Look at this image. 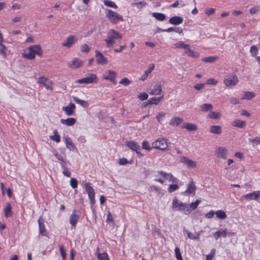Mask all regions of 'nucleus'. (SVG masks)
<instances>
[{"mask_svg": "<svg viewBox=\"0 0 260 260\" xmlns=\"http://www.w3.org/2000/svg\"><path fill=\"white\" fill-rule=\"evenodd\" d=\"M161 90V84L160 83H157L152 89H150L148 93L151 95H159L160 94Z\"/></svg>", "mask_w": 260, "mask_h": 260, "instance_id": "2eb2a0df", "label": "nucleus"}, {"mask_svg": "<svg viewBox=\"0 0 260 260\" xmlns=\"http://www.w3.org/2000/svg\"><path fill=\"white\" fill-rule=\"evenodd\" d=\"M182 128H185L188 131H195L198 129L196 124L192 123L184 122L183 124L181 126Z\"/></svg>", "mask_w": 260, "mask_h": 260, "instance_id": "5701e85b", "label": "nucleus"}, {"mask_svg": "<svg viewBox=\"0 0 260 260\" xmlns=\"http://www.w3.org/2000/svg\"><path fill=\"white\" fill-rule=\"evenodd\" d=\"M166 178L173 183L177 182L178 180L171 173H168Z\"/></svg>", "mask_w": 260, "mask_h": 260, "instance_id": "603ef678", "label": "nucleus"}, {"mask_svg": "<svg viewBox=\"0 0 260 260\" xmlns=\"http://www.w3.org/2000/svg\"><path fill=\"white\" fill-rule=\"evenodd\" d=\"M164 98V95H162L159 98H150L149 100H148L146 103L147 104H151V105H157L159 102H160L162 99Z\"/></svg>", "mask_w": 260, "mask_h": 260, "instance_id": "7c9ffc66", "label": "nucleus"}, {"mask_svg": "<svg viewBox=\"0 0 260 260\" xmlns=\"http://www.w3.org/2000/svg\"><path fill=\"white\" fill-rule=\"evenodd\" d=\"M38 83L43 84L47 89L52 90V82L48 79L44 77H41L39 79Z\"/></svg>", "mask_w": 260, "mask_h": 260, "instance_id": "1a4fd4ad", "label": "nucleus"}, {"mask_svg": "<svg viewBox=\"0 0 260 260\" xmlns=\"http://www.w3.org/2000/svg\"><path fill=\"white\" fill-rule=\"evenodd\" d=\"M246 123L245 121H242L239 119L235 120L233 123L232 125L240 128H244L246 126Z\"/></svg>", "mask_w": 260, "mask_h": 260, "instance_id": "cd10ccee", "label": "nucleus"}, {"mask_svg": "<svg viewBox=\"0 0 260 260\" xmlns=\"http://www.w3.org/2000/svg\"><path fill=\"white\" fill-rule=\"evenodd\" d=\"M75 108V105L71 102L67 106L63 107L62 109L67 115L71 116L73 115Z\"/></svg>", "mask_w": 260, "mask_h": 260, "instance_id": "9d476101", "label": "nucleus"}, {"mask_svg": "<svg viewBox=\"0 0 260 260\" xmlns=\"http://www.w3.org/2000/svg\"><path fill=\"white\" fill-rule=\"evenodd\" d=\"M83 64V61L78 58H74V60L68 63V67L70 68L75 69L80 68Z\"/></svg>", "mask_w": 260, "mask_h": 260, "instance_id": "4468645a", "label": "nucleus"}, {"mask_svg": "<svg viewBox=\"0 0 260 260\" xmlns=\"http://www.w3.org/2000/svg\"><path fill=\"white\" fill-rule=\"evenodd\" d=\"M179 188V186L177 184H170L168 188V191L172 193Z\"/></svg>", "mask_w": 260, "mask_h": 260, "instance_id": "de8ad7c7", "label": "nucleus"}, {"mask_svg": "<svg viewBox=\"0 0 260 260\" xmlns=\"http://www.w3.org/2000/svg\"><path fill=\"white\" fill-rule=\"evenodd\" d=\"M259 197L260 191H257L242 196V198L246 200L257 201Z\"/></svg>", "mask_w": 260, "mask_h": 260, "instance_id": "9b49d317", "label": "nucleus"}, {"mask_svg": "<svg viewBox=\"0 0 260 260\" xmlns=\"http://www.w3.org/2000/svg\"><path fill=\"white\" fill-rule=\"evenodd\" d=\"M97 258L99 260H110L108 255L106 252L98 253Z\"/></svg>", "mask_w": 260, "mask_h": 260, "instance_id": "37998d69", "label": "nucleus"}, {"mask_svg": "<svg viewBox=\"0 0 260 260\" xmlns=\"http://www.w3.org/2000/svg\"><path fill=\"white\" fill-rule=\"evenodd\" d=\"M216 217L220 219H223L226 218L225 212L222 210H218L215 212Z\"/></svg>", "mask_w": 260, "mask_h": 260, "instance_id": "58836bf2", "label": "nucleus"}, {"mask_svg": "<svg viewBox=\"0 0 260 260\" xmlns=\"http://www.w3.org/2000/svg\"><path fill=\"white\" fill-rule=\"evenodd\" d=\"M30 51L32 52V54H34V55L35 56L36 55H38L39 56H41L42 55V50L41 48L40 45H32L30 47H29Z\"/></svg>", "mask_w": 260, "mask_h": 260, "instance_id": "4be33fe9", "label": "nucleus"}, {"mask_svg": "<svg viewBox=\"0 0 260 260\" xmlns=\"http://www.w3.org/2000/svg\"><path fill=\"white\" fill-rule=\"evenodd\" d=\"M119 83L124 86H127L131 83V81L127 78H124L120 81Z\"/></svg>", "mask_w": 260, "mask_h": 260, "instance_id": "bf43d9fd", "label": "nucleus"}, {"mask_svg": "<svg viewBox=\"0 0 260 260\" xmlns=\"http://www.w3.org/2000/svg\"><path fill=\"white\" fill-rule=\"evenodd\" d=\"M217 156L223 159H226L228 156V150L224 147H219L216 151Z\"/></svg>", "mask_w": 260, "mask_h": 260, "instance_id": "f8f14e48", "label": "nucleus"}, {"mask_svg": "<svg viewBox=\"0 0 260 260\" xmlns=\"http://www.w3.org/2000/svg\"><path fill=\"white\" fill-rule=\"evenodd\" d=\"M153 148L161 150L162 151L167 150L168 147V143L167 139L165 138H160L157 139L152 144Z\"/></svg>", "mask_w": 260, "mask_h": 260, "instance_id": "7ed1b4c3", "label": "nucleus"}, {"mask_svg": "<svg viewBox=\"0 0 260 260\" xmlns=\"http://www.w3.org/2000/svg\"><path fill=\"white\" fill-rule=\"evenodd\" d=\"M250 51L253 56H255L258 53V49L256 46L253 45L251 47Z\"/></svg>", "mask_w": 260, "mask_h": 260, "instance_id": "13d9d810", "label": "nucleus"}, {"mask_svg": "<svg viewBox=\"0 0 260 260\" xmlns=\"http://www.w3.org/2000/svg\"><path fill=\"white\" fill-rule=\"evenodd\" d=\"M56 158L60 161H63V159L66 158V155H62L60 154H59L58 153H56L54 154Z\"/></svg>", "mask_w": 260, "mask_h": 260, "instance_id": "69168bd1", "label": "nucleus"}, {"mask_svg": "<svg viewBox=\"0 0 260 260\" xmlns=\"http://www.w3.org/2000/svg\"><path fill=\"white\" fill-rule=\"evenodd\" d=\"M90 184L89 182L86 183L84 185V188L88 193L91 203H93L94 202V190Z\"/></svg>", "mask_w": 260, "mask_h": 260, "instance_id": "423d86ee", "label": "nucleus"}, {"mask_svg": "<svg viewBox=\"0 0 260 260\" xmlns=\"http://www.w3.org/2000/svg\"><path fill=\"white\" fill-rule=\"evenodd\" d=\"M181 161L186 165L188 167L194 168L197 166L196 162L185 156L181 157Z\"/></svg>", "mask_w": 260, "mask_h": 260, "instance_id": "393cba45", "label": "nucleus"}, {"mask_svg": "<svg viewBox=\"0 0 260 260\" xmlns=\"http://www.w3.org/2000/svg\"><path fill=\"white\" fill-rule=\"evenodd\" d=\"M73 99L75 102L80 105L83 107L85 108L88 106V103L86 101L80 100L76 96H73Z\"/></svg>", "mask_w": 260, "mask_h": 260, "instance_id": "4c0bfd02", "label": "nucleus"}, {"mask_svg": "<svg viewBox=\"0 0 260 260\" xmlns=\"http://www.w3.org/2000/svg\"><path fill=\"white\" fill-rule=\"evenodd\" d=\"M206 84L216 85L217 84V81L213 78H209L206 81Z\"/></svg>", "mask_w": 260, "mask_h": 260, "instance_id": "e2e57ef3", "label": "nucleus"}, {"mask_svg": "<svg viewBox=\"0 0 260 260\" xmlns=\"http://www.w3.org/2000/svg\"><path fill=\"white\" fill-rule=\"evenodd\" d=\"M187 49L185 51V53L189 56H191L194 58H197L199 57V55L198 53H196L193 52V50L190 49L189 48V47L188 48H186Z\"/></svg>", "mask_w": 260, "mask_h": 260, "instance_id": "a19ab883", "label": "nucleus"}, {"mask_svg": "<svg viewBox=\"0 0 260 260\" xmlns=\"http://www.w3.org/2000/svg\"><path fill=\"white\" fill-rule=\"evenodd\" d=\"M201 203V200H197L194 202L193 203H191L190 205H189V207L190 208H191V209L192 210H194L196 209L198 205Z\"/></svg>", "mask_w": 260, "mask_h": 260, "instance_id": "6e6d98bb", "label": "nucleus"}, {"mask_svg": "<svg viewBox=\"0 0 260 260\" xmlns=\"http://www.w3.org/2000/svg\"><path fill=\"white\" fill-rule=\"evenodd\" d=\"M175 45L176 47L177 48H183L184 49H186V48H188L189 47V45L188 44H185L182 41L177 42L175 44Z\"/></svg>", "mask_w": 260, "mask_h": 260, "instance_id": "79ce46f5", "label": "nucleus"}, {"mask_svg": "<svg viewBox=\"0 0 260 260\" xmlns=\"http://www.w3.org/2000/svg\"><path fill=\"white\" fill-rule=\"evenodd\" d=\"M196 190V186H195L193 181L191 180L190 182L188 183L187 185V188L186 190L184 192V194H190L191 193H193V194H195Z\"/></svg>", "mask_w": 260, "mask_h": 260, "instance_id": "6ab92c4d", "label": "nucleus"}, {"mask_svg": "<svg viewBox=\"0 0 260 260\" xmlns=\"http://www.w3.org/2000/svg\"><path fill=\"white\" fill-rule=\"evenodd\" d=\"M116 73L114 71L109 70L107 75L104 76V79L113 81L115 78Z\"/></svg>", "mask_w": 260, "mask_h": 260, "instance_id": "c85d7f7f", "label": "nucleus"}, {"mask_svg": "<svg viewBox=\"0 0 260 260\" xmlns=\"http://www.w3.org/2000/svg\"><path fill=\"white\" fill-rule=\"evenodd\" d=\"M208 117L211 119H218L220 118V114L214 111H211L208 114Z\"/></svg>", "mask_w": 260, "mask_h": 260, "instance_id": "c03bdc74", "label": "nucleus"}, {"mask_svg": "<svg viewBox=\"0 0 260 260\" xmlns=\"http://www.w3.org/2000/svg\"><path fill=\"white\" fill-rule=\"evenodd\" d=\"M169 22L173 25H179L183 22V18L180 16H173L170 18Z\"/></svg>", "mask_w": 260, "mask_h": 260, "instance_id": "b1692460", "label": "nucleus"}, {"mask_svg": "<svg viewBox=\"0 0 260 260\" xmlns=\"http://www.w3.org/2000/svg\"><path fill=\"white\" fill-rule=\"evenodd\" d=\"M4 212L5 214V216L6 217H9L12 216V206L10 203H8L7 204L6 207L4 209Z\"/></svg>", "mask_w": 260, "mask_h": 260, "instance_id": "c756f323", "label": "nucleus"}, {"mask_svg": "<svg viewBox=\"0 0 260 260\" xmlns=\"http://www.w3.org/2000/svg\"><path fill=\"white\" fill-rule=\"evenodd\" d=\"M201 111L208 112L212 110L213 106L211 104H204L200 106Z\"/></svg>", "mask_w": 260, "mask_h": 260, "instance_id": "c9c22d12", "label": "nucleus"}, {"mask_svg": "<svg viewBox=\"0 0 260 260\" xmlns=\"http://www.w3.org/2000/svg\"><path fill=\"white\" fill-rule=\"evenodd\" d=\"M104 4L109 7L116 9L117 8V5L113 2L109 0H105L104 1Z\"/></svg>", "mask_w": 260, "mask_h": 260, "instance_id": "a18cd8bd", "label": "nucleus"}, {"mask_svg": "<svg viewBox=\"0 0 260 260\" xmlns=\"http://www.w3.org/2000/svg\"><path fill=\"white\" fill-rule=\"evenodd\" d=\"M218 59V57L214 56H208L206 57H204L202 58V60L203 61L208 62V63H212L216 61Z\"/></svg>", "mask_w": 260, "mask_h": 260, "instance_id": "f704fd0d", "label": "nucleus"}, {"mask_svg": "<svg viewBox=\"0 0 260 260\" xmlns=\"http://www.w3.org/2000/svg\"><path fill=\"white\" fill-rule=\"evenodd\" d=\"M175 256L177 260H183L181 256L180 249L178 247H176L175 249Z\"/></svg>", "mask_w": 260, "mask_h": 260, "instance_id": "8fccbe9b", "label": "nucleus"}, {"mask_svg": "<svg viewBox=\"0 0 260 260\" xmlns=\"http://www.w3.org/2000/svg\"><path fill=\"white\" fill-rule=\"evenodd\" d=\"M77 40V38L75 36L70 35L67 37L66 40L62 43V45L67 48H70Z\"/></svg>", "mask_w": 260, "mask_h": 260, "instance_id": "6e6552de", "label": "nucleus"}, {"mask_svg": "<svg viewBox=\"0 0 260 260\" xmlns=\"http://www.w3.org/2000/svg\"><path fill=\"white\" fill-rule=\"evenodd\" d=\"M126 146L131 150L135 151L138 154L143 156V154L140 152V146L136 142L128 141L126 142Z\"/></svg>", "mask_w": 260, "mask_h": 260, "instance_id": "0eeeda50", "label": "nucleus"}, {"mask_svg": "<svg viewBox=\"0 0 260 260\" xmlns=\"http://www.w3.org/2000/svg\"><path fill=\"white\" fill-rule=\"evenodd\" d=\"M23 56L24 58L30 60L35 58V55H34V54H32V52L30 51L29 48L27 49L24 50V53H23Z\"/></svg>", "mask_w": 260, "mask_h": 260, "instance_id": "473e14b6", "label": "nucleus"}, {"mask_svg": "<svg viewBox=\"0 0 260 260\" xmlns=\"http://www.w3.org/2000/svg\"><path fill=\"white\" fill-rule=\"evenodd\" d=\"M172 208L173 209L177 208L179 211H183L185 214H189L191 212L187 204L179 202L177 198H175L173 201Z\"/></svg>", "mask_w": 260, "mask_h": 260, "instance_id": "f257e3e1", "label": "nucleus"}, {"mask_svg": "<svg viewBox=\"0 0 260 260\" xmlns=\"http://www.w3.org/2000/svg\"><path fill=\"white\" fill-rule=\"evenodd\" d=\"M81 50L83 52H88L89 51V49L87 44H83L81 46Z\"/></svg>", "mask_w": 260, "mask_h": 260, "instance_id": "0e129e2a", "label": "nucleus"}, {"mask_svg": "<svg viewBox=\"0 0 260 260\" xmlns=\"http://www.w3.org/2000/svg\"><path fill=\"white\" fill-rule=\"evenodd\" d=\"M78 180L75 178H71L70 180V185L73 188H76L78 186Z\"/></svg>", "mask_w": 260, "mask_h": 260, "instance_id": "3c124183", "label": "nucleus"}, {"mask_svg": "<svg viewBox=\"0 0 260 260\" xmlns=\"http://www.w3.org/2000/svg\"><path fill=\"white\" fill-rule=\"evenodd\" d=\"M148 97V94L145 92H142L138 96L139 99L141 101H144L147 99Z\"/></svg>", "mask_w": 260, "mask_h": 260, "instance_id": "680f3d73", "label": "nucleus"}, {"mask_svg": "<svg viewBox=\"0 0 260 260\" xmlns=\"http://www.w3.org/2000/svg\"><path fill=\"white\" fill-rule=\"evenodd\" d=\"M6 46L2 44V42H0V53L1 54H6Z\"/></svg>", "mask_w": 260, "mask_h": 260, "instance_id": "774afa93", "label": "nucleus"}, {"mask_svg": "<svg viewBox=\"0 0 260 260\" xmlns=\"http://www.w3.org/2000/svg\"><path fill=\"white\" fill-rule=\"evenodd\" d=\"M255 94L251 91H244L242 100H251L254 98Z\"/></svg>", "mask_w": 260, "mask_h": 260, "instance_id": "72a5a7b5", "label": "nucleus"}, {"mask_svg": "<svg viewBox=\"0 0 260 260\" xmlns=\"http://www.w3.org/2000/svg\"><path fill=\"white\" fill-rule=\"evenodd\" d=\"M105 41L106 43L107 46L108 47H111L113 46V44L115 43L114 39H112L111 37L109 36V39H105Z\"/></svg>", "mask_w": 260, "mask_h": 260, "instance_id": "864d4df0", "label": "nucleus"}, {"mask_svg": "<svg viewBox=\"0 0 260 260\" xmlns=\"http://www.w3.org/2000/svg\"><path fill=\"white\" fill-rule=\"evenodd\" d=\"M110 31L112 33V34L111 35H109V36L111 37L112 39H115L122 38L121 35L118 32L115 31V30L111 29Z\"/></svg>", "mask_w": 260, "mask_h": 260, "instance_id": "ea45409f", "label": "nucleus"}, {"mask_svg": "<svg viewBox=\"0 0 260 260\" xmlns=\"http://www.w3.org/2000/svg\"><path fill=\"white\" fill-rule=\"evenodd\" d=\"M233 235L234 233H228L226 230L220 229L214 234V237L216 240L218 239L221 236L226 237L227 235Z\"/></svg>", "mask_w": 260, "mask_h": 260, "instance_id": "dca6fc26", "label": "nucleus"}, {"mask_svg": "<svg viewBox=\"0 0 260 260\" xmlns=\"http://www.w3.org/2000/svg\"><path fill=\"white\" fill-rule=\"evenodd\" d=\"M210 132L216 135H220L222 132L221 127L219 125H212L210 126Z\"/></svg>", "mask_w": 260, "mask_h": 260, "instance_id": "bb28decb", "label": "nucleus"}, {"mask_svg": "<svg viewBox=\"0 0 260 260\" xmlns=\"http://www.w3.org/2000/svg\"><path fill=\"white\" fill-rule=\"evenodd\" d=\"M60 122L62 124L66 125L69 126L73 125L76 122V119L74 118H68L67 119H61Z\"/></svg>", "mask_w": 260, "mask_h": 260, "instance_id": "a878e982", "label": "nucleus"}, {"mask_svg": "<svg viewBox=\"0 0 260 260\" xmlns=\"http://www.w3.org/2000/svg\"><path fill=\"white\" fill-rule=\"evenodd\" d=\"M63 139L64 140V143H65L66 147L68 149H69L70 151H74L76 149V147L73 144L71 138H70L68 137H66L63 138Z\"/></svg>", "mask_w": 260, "mask_h": 260, "instance_id": "412c9836", "label": "nucleus"}, {"mask_svg": "<svg viewBox=\"0 0 260 260\" xmlns=\"http://www.w3.org/2000/svg\"><path fill=\"white\" fill-rule=\"evenodd\" d=\"M54 135L53 136H50L49 138L51 140H53L57 143L59 142L60 141V137L59 135L58 134L57 131L56 129H55L53 131Z\"/></svg>", "mask_w": 260, "mask_h": 260, "instance_id": "e433bc0d", "label": "nucleus"}, {"mask_svg": "<svg viewBox=\"0 0 260 260\" xmlns=\"http://www.w3.org/2000/svg\"><path fill=\"white\" fill-rule=\"evenodd\" d=\"M76 210H74L70 217V223L73 226H75L79 219V216L77 214Z\"/></svg>", "mask_w": 260, "mask_h": 260, "instance_id": "a211bd4d", "label": "nucleus"}, {"mask_svg": "<svg viewBox=\"0 0 260 260\" xmlns=\"http://www.w3.org/2000/svg\"><path fill=\"white\" fill-rule=\"evenodd\" d=\"M96 79L97 78L95 74H90L89 76L79 79L76 81V82L80 84H89L96 82Z\"/></svg>", "mask_w": 260, "mask_h": 260, "instance_id": "39448f33", "label": "nucleus"}, {"mask_svg": "<svg viewBox=\"0 0 260 260\" xmlns=\"http://www.w3.org/2000/svg\"><path fill=\"white\" fill-rule=\"evenodd\" d=\"M165 113L164 112H159L157 115H156V119L157 120V121L159 122H160L164 118V117H165Z\"/></svg>", "mask_w": 260, "mask_h": 260, "instance_id": "4d7b16f0", "label": "nucleus"}, {"mask_svg": "<svg viewBox=\"0 0 260 260\" xmlns=\"http://www.w3.org/2000/svg\"><path fill=\"white\" fill-rule=\"evenodd\" d=\"M106 17L112 23L116 24L120 20H122L123 18L121 15H120L116 12L111 10H108Z\"/></svg>", "mask_w": 260, "mask_h": 260, "instance_id": "20e7f679", "label": "nucleus"}, {"mask_svg": "<svg viewBox=\"0 0 260 260\" xmlns=\"http://www.w3.org/2000/svg\"><path fill=\"white\" fill-rule=\"evenodd\" d=\"M183 122V119L181 117L175 116L173 117L169 122V125L173 126H177Z\"/></svg>", "mask_w": 260, "mask_h": 260, "instance_id": "aec40b11", "label": "nucleus"}, {"mask_svg": "<svg viewBox=\"0 0 260 260\" xmlns=\"http://www.w3.org/2000/svg\"><path fill=\"white\" fill-rule=\"evenodd\" d=\"M146 5V3L144 1L139 2L138 3H134L132 4V5H133V6H137V7L140 9H141V8H142L143 6H145Z\"/></svg>", "mask_w": 260, "mask_h": 260, "instance_id": "052dcab7", "label": "nucleus"}, {"mask_svg": "<svg viewBox=\"0 0 260 260\" xmlns=\"http://www.w3.org/2000/svg\"><path fill=\"white\" fill-rule=\"evenodd\" d=\"M142 147L143 149L148 151H150L152 148V146H150L149 143L147 141H144L142 142Z\"/></svg>", "mask_w": 260, "mask_h": 260, "instance_id": "09e8293b", "label": "nucleus"}, {"mask_svg": "<svg viewBox=\"0 0 260 260\" xmlns=\"http://www.w3.org/2000/svg\"><path fill=\"white\" fill-rule=\"evenodd\" d=\"M39 234L42 236H46V230L44 224V220L42 216L40 217L38 220Z\"/></svg>", "mask_w": 260, "mask_h": 260, "instance_id": "f3484780", "label": "nucleus"}, {"mask_svg": "<svg viewBox=\"0 0 260 260\" xmlns=\"http://www.w3.org/2000/svg\"><path fill=\"white\" fill-rule=\"evenodd\" d=\"M239 82L238 77L235 74L226 76L223 82L227 87L231 88L235 86Z\"/></svg>", "mask_w": 260, "mask_h": 260, "instance_id": "f03ea898", "label": "nucleus"}, {"mask_svg": "<svg viewBox=\"0 0 260 260\" xmlns=\"http://www.w3.org/2000/svg\"><path fill=\"white\" fill-rule=\"evenodd\" d=\"M187 236L190 239L196 240L199 238L200 235L198 233L193 234L191 232L187 231Z\"/></svg>", "mask_w": 260, "mask_h": 260, "instance_id": "49530a36", "label": "nucleus"}, {"mask_svg": "<svg viewBox=\"0 0 260 260\" xmlns=\"http://www.w3.org/2000/svg\"><path fill=\"white\" fill-rule=\"evenodd\" d=\"M260 11V7L257 6L253 7L250 9L249 12L251 14L253 15L256 14L258 12Z\"/></svg>", "mask_w": 260, "mask_h": 260, "instance_id": "5fc2aeb1", "label": "nucleus"}, {"mask_svg": "<svg viewBox=\"0 0 260 260\" xmlns=\"http://www.w3.org/2000/svg\"><path fill=\"white\" fill-rule=\"evenodd\" d=\"M205 83L197 84L194 86V88L196 90L199 91V90H201L202 89L204 88L205 87Z\"/></svg>", "mask_w": 260, "mask_h": 260, "instance_id": "338daca9", "label": "nucleus"}, {"mask_svg": "<svg viewBox=\"0 0 260 260\" xmlns=\"http://www.w3.org/2000/svg\"><path fill=\"white\" fill-rule=\"evenodd\" d=\"M152 15L154 18L160 21L165 20L166 18V16L164 14L161 13L154 12L153 13Z\"/></svg>", "mask_w": 260, "mask_h": 260, "instance_id": "2f4dec72", "label": "nucleus"}, {"mask_svg": "<svg viewBox=\"0 0 260 260\" xmlns=\"http://www.w3.org/2000/svg\"><path fill=\"white\" fill-rule=\"evenodd\" d=\"M95 57L98 64H107V59L99 51H95Z\"/></svg>", "mask_w": 260, "mask_h": 260, "instance_id": "ddd939ff", "label": "nucleus"}]
</instances>
